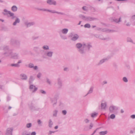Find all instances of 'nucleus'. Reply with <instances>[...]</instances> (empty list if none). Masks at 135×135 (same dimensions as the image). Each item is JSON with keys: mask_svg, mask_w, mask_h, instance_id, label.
<instances>
[{"mask_svg": "<svg viewBox=\"0 0 135 135\" xmlns=\"http://www.w3.org/2000/svg\"><path fill=\"white\" fill-rule=\"evenodd\" d=\"M11 108V107L9 106L8 107V109H10Z\"/></svg>", "mask_w": 135, "mask_h": 135, "instance_id": "61", "label": "nucleus"}, {"mask_svg": "<svg viewBox=\"0 0 135 135\" xmlns=\"http://www.w3.org/2000/svg\"><path fill=\"white\" fill-rule=\"evenodd\" d=\"M64 71H68V68H65L64 69Z\"/></svg>", "mask_w": 135, "mask_h": 135, "instance_id": "51", "label": "nucleus"}, {"mask_svg": "<svg viewBox=\"0 0 135 135\" xmlns=\"http://www.w3.org/2000/svg\"><path fill=\"white\" fill-rule=\"evenodd\" d=\"M107 133V131H105L101 132H99V133L100 135H105V134H106Z\"/></svg>", "mask_w": 135, "mask_h": 135, "instance_id": "24", "label": "nucleus"}, {"mask_svg": "<svg viewBox=\"0 0 135 135\" xmlns=\"http://www.w3.org/2000/svg\"><path fill=\"white\" fill-rule=\"evenodd\" d=\"M20 76L21 79L22 80H26L27 79V75L24 74H21Z\"/></svg>", "mask_w": 135, "mask_h": 135, "instance_id": "12", "label": "nucleus"}, {"mask_svg": "<svg viewBox=\"0 0 135 135\" xmlns=\"http://www.w3.org/2000/svg\"><path fill=\"white\" fill-rule=\"evenodd\" d=\"M126 25L127 26H129L130 25V24L129 23H127Z\"/></svg>", "mask_w": 135, "mask_h": 135, "instance_id": "59", "label": "nucleus"}, {"mask_svg": "<svg viewBox=\"0 0 135 135\" xmlns=\"http://www.w3.org/2000/svg\"><path fill=\"white\" fill-rule=\"evenodd\" d=\"M76 46L79 49V52L81 54H83L84 52V51L83 49H88L89 50L91 47V46L88 44H84L82 45L80 43H78L76 45Z\"/></svg>", "mask_w": 135, "mask_h": 135, "instance_id": "1", "label": "nucleus"}, {"mask_svg": "<svg viewBox=\"0 0 135 135\" xmlns=\"http://www.w3.org/2000/svg\"><path fill=\"white\" fill-rule=\"evenodd\" d=\"M107 106V103L106 102L102 103L101 104V109L105 110L106 109Z\"/></svg>", "mask_w": 135, "mask_h": 135, "instance_id": "10", "label": "nucleus"}, {"mask_svg": "<svg viewBox=\"0 0 135 135\" xmlns=\"http://www.w3.org/2000/svg\"><path fill=\"white\" fill-rule=\"evenodd\" d=\"M40 92L42 94H46V92L44 90H40Z\"/></svg>", "mask_w": 135, "mask_h": 135, "instance_id": "34", "label": "nucleus"}, {"mask_svg": "<svg viewBox=\"0 0 135 135\" xmlns=\"http://www.w3.org/2000/svg\"><path fill=\"white\" fill-rule=\"evenodd\" d=\"M58 112L57 110H55L53 111V116L54 117H56L57 116V114Z\"/></svg>", "mask_w": 135, "mask_h": 135, "instance_id": "28", "label": "nucleus"}, {"mask_svg": "<svg viewBox=\"0 0 135 135\" xmlns=\"http://www.w3.org/2000/svg\"><path fill=\"white\" fill-rule=\"evenodd\" d=\"M53 52L52 51H49L47 52L46 55L47 56L49 57H51L52 56Z\"/></svg>", "mask_w": 135, "mask_h": 135, "instance_id": "15", "label": "nucleus"}, {"mask_svg": "<svg viewBox=\"0 0 135 135\" xmlns=\"http://www.w3.org/2000/svg\"><path fill=\"white\" fill-rule=\"evenodd\" d=\"M36 133L35 132H33L31 133V135H36Z\"/></svg>", "mask_w": 135, "mask_h": 135, "instance_id": "53", "label": "nucleus"}, {"mask_svg": "<svg viewBox=\"0 0 135 135\" xmlns=\"http://www.w3.org/2000/svg\"><path fill=\"white\" fill-rule=\"evenodd\" d=\"M38 36H33L32 37V39L33 40H36L38 38Z\"/></svg>", "mask_w": 135, "mask_h": 135, "instance_id": "40", "label": "nucleus"}, {"mask_svg": "<svg viewBox=\"0 0 135 135\" xmlns=\"http://www.w3.org/2000/svg\"><path fill=\"white\" fill-rule=\"evenodd\" d=\"M28 67L30 68H33L34 66V65L32 63H31L29 64Z\"/></svg>", "mask_w": 135, "mask_h": 135, "instance_id": "31", "label": "nucleus"}, {"mask_svg": "<svg viewBox=\"0 0 135 135\" xmlns=\"http://www.w3.org/2000/svg\"><path fill=\"white\" fill-rule=\"evenodd\" d=\"M62 113L64 115H65L66 114L67 112L66 110H64L62 111Z\"/></svg>", "mask_w": 135, "mask_h": 135, "instance_id": "41", "label": "nucleus"}, {"mask_svg": "<svg viewBox=\"0 0 135 135\" xmlns=\"http://www.w3.org/2000/svg\"><path fill=\"white\" fill-rule=\"evenodd\" d=\"M121 18L120 17L119 18V20L118 19L115 18V19H113V20L116 23H118L120 22L121 21Z\"/></svg>", "mask_w": 135, "mask_h": 135, "instance_id": "20", "label": "nucleus"}, {"mask_svg": "<svg viewBox=\"0 0 135 135\" xmlns=\"http://www.w3.org/2000/svg\"><path fill=\"white\" fill-rule=\"evenodd\" d=\"M97 114V113H92L91 114V117H96Z\"/></svg>", "mask_w": 135, "mask_h": 135, "instance_id": "33", "label": "nucleus"}, {"mask_svg": "<svg viewBox=\"0 0 135 135\" xmlns=\"http://www.w3.org/2000/svg\"><path fill=\"white\" fill-rule=\"evenodd\" d=\"M103 83H104V84H106L107 83V82L106 81H103Z\"/></svg>", "mask_w": 135, "mask_h": 135, "instance_id": "57", "label": "nucleus"}, {"mask_svg": "<svg viewBox=\"0 0 135 135\" xmlns=\"http://www.w3.org/2000/svg\"><path fill=\"white\" fill-rule=\"evenodd\" d=\"M62 38L64 39H67L66 37L65 36H61Z\"/></svg>", "mask_w": 135, "mask_h": 135, "instance_id": "52", "label": "nucleus"}, {"mask_svg": "<svg viewBox=\"0 0 135 135\" xmlns=\"http://www.w3.org/2000/svg\"><path fill=\"white\" fill-rule=\"evenodd\" d=\"M98 37L99 38H100V39H102V40H105V38H102V37H101V36H98Z\"/></svg>", "mask_w": 135, "mask_h": 135, "instance_id": "54", "label": "nucleus"}, {"mask_svg": "<svg viewBox=\"0 0 135 135\" xmlns=\"http://www.w3.org/2000/svg\"><path fill=\"white\" fill-rule=\"evenodd\" d=\"M17 9V7L16 6L14 5L12 6L11 8V10L13 12H16Z\"/></svg>", "mask_w": 135, "mask_h": 135, "instance_id": "18", "label": "nucleus"}, {"mask_svg": "<svg viewBox=\"0 0 135 135\" xmlns=\"http://www.w3.org/2000/svg\"><path fill=\"white\" fill-rule=\"evenodd\" d=\"M25 24L27 27H28L34 25L35 23L34 22H26L25 23Z\"/></svg>", "mask_w": 135, "mask_h": 135, "instance_id": "11", "label": "nucleus"}, {"mask_svg": "<svg viewBox=\"0 0 135 135\" xmlns=\"http://www.w3.org/2000/svg\"><path fill=\"white\" fill-rule=\"evenodd\" d=\"M13 129L12 128H8L5 135H12Z\"/></svg>", "mask_w": 135, "mask_h": 135, "instance_id": "9", "label": "nucleus"}, {"mask_svg": "<svg viewBox=\"0 0 135 135\" xmlns=\"http://www.w3.org/2000/svg\"><path fill=\"white\" fill-rule=\"evenodd\" d=\"M13 57L15 59H17L18 57V55L17 54H15V56H13Z\"/></svg>", "mask_w": 135, "mask_h": 135, "instance_id": "39", "label": "nucleus"}, {"mask_svg": "<svg viewBox=\"0 0 135 135\" xmlns=\"http://www.w3.org/2000/svg\"><path fill=\"white\" fill-rule=\"evenodd\" d=\"M79 36L77 34H75L71 38V40L73 41H75L77 40L79 38Z\"/></svg>", "mask_w": 135, "mask_h": 135, "instance_id": "14", "label": "nucleus"}, {"mask_svg": "<svg viewBox=\"0 0 135 135\" xmlns=\"http://www.w3.org/2000/svg\"><path fill=\"white\" fill-rule=\"evenodd\" d=\"M93 126V124L92 123H91L90 124V125L89 126V129H91L92 127Z\"/></svg>", "mask_w": 135, "mask_h": 135, "instance_id": "42", "label": "nucleus"}, {"mask_svg": "<svg viewBox=\"0 0 135 135\" xmlns=\"http://www.w3.org/2000/svg\"><path fill=\"white\" fill-rule=\"evenodd\" d=\"M53 122L51 119H50L49 122V126L50 128H51L52 127V126L53 125Z\"/></svg>", "mask_w": 135, "mask_h": 135, "instance_id": "25", "label": "nucleus"}, {"mask_svg": "<svg viewBox=\"0 0 135 135\" xmlns=\"http://www.w3.org/2000/svg\"><path fill=\"white\" fill-rule=\"evenodd\" d=\"M10 66L12 67H19L20 66V65L18 64H10Z\"/></svg>", "mask_w": 135, "mask_h": 135, "instance_id": "19", "label": "nucleus"}, {"mask_svg": "<svg viewBox=\"0 0 135 135\" xmlns=\"http://www.w3.org/2000/svg\"><path fill=\"white\" fill-rule=\"evenodd\" d=\"M21 62H22V61L21 60H19L18 61V62L17 63V64H19L21 63Z\"/></svg>", "mask_w": 135, "mask_h": 135, "instance_id": "55", "label": "nucleus"}, {"mask_svg": "<svg viewBox=\"0 0 135 135\" xmlns=\"http://www.w3.org/2000/svg\"><path fill=\"white\" fill-rule=\"evenodd\" d=\"M33 68V69L35 70H36L38 69V67L37 66H34Z\"/></svg>", "mask_w": 135, "mask_h": 135, "instance_id": "50", "label": "nucleus"}, {"mask_svg": "<svg viewBox=\"0 0 135 135\" xmlns=\"http://www.w3.org/2000/svg\"><path fill=\"white\" fill-rule=\"evenodd\" d=\"M0 49L3 51V54L6 55L7 56H10L12 53V51L9 49L8 47L7 46H2L0 48Z\"/></svg>", "mask_w": 135, "mask_h": 135, "instance_id": "2", "label": "nucleus"}, {"mask_svg": "<svg viewBox=\"0 0 135 135\" xmlns=\"http://www.w3.org/2000/svg\"><path fill=\"white\" fill-rule=\"evenodd\" d=\"M115 116L114 114H111L110 116V118L112 119H114L115 118Z\"/></svg>", "mask_w": 135, "mask_h": 135, "instance_id": "37", "label": "nucleus"}, {"mask_svg": "<svg viewBox=\"0 0 135 135\" xmlns=\"http://www.w3.org/2000/svg\"><path fill=\"white\" fill-rule=\"evenodd\" d=\"M81 21H80V22H79V24H78V25H80V23H81Z\"/></svg>", "mask_w": 135, "mask_h": 135, "instance_id": "64", "label": "nucleus"}, {"mask_svg": "<svg viewBox=\"0 0 135 135\" xmlns=\"http://www.w3.org/2000/svg\"><path fill=\"white\" fill-rule=\"evenodd\" d=\"M0 21H1L2 22H3L4 21V20L1 19H0Z\"/></svg>", "mask_w": 135, "mask_h": 135, "instance_id": "62", "label": "nucleus"}, {"mask_svg": "<svg viewBox=\"0 0 135 135\" xmlns=\"http://www.w3.org/2000/svg\"><path fill=\"white\" fill-rule=\"evenodd\" d=\"M30 89L33 93L35 92L37 90V88H36L35 86L31 85L30 86Z\"/></svg>", "mask_w": 135, "mask_h": 135, "instance_id": "8", "label": "nucleus"}, {"mask_svg": "<svg viewBox=\"0 0 135 135\" xmlns=\"http://www.w3.org/2000/svg\"><path fill=\"white\" fill-rule=\"evenodd\" d=\"M120 112H121V113H124V110L122 109H121V110H120Z\"/></svg>", "mask_w": 135, "mask_h": 135, "instance_id": "56", "label": "nucleus"}, {"mask_svg": "<svg viewBox=\"0 0 135 135\" xmlns=\"http://www.w3.org/2000/svg\"><path fill=\"white\" fill-rule=\"evenodd\" d=\"M38 10L41 11H47L53 13H57L59 14H61L62 15H64V14L62 13L57 12L55 10H51L46 9H39Z\"/></svg>", "mask_w": 135, "mask_h": 135, "instance_id": "6", "label": "nucleus"}, {"mask_svg": "<svg viewBox=\"0 0 135 135\" xmlns=\"http://www.w3.org/2000/svg\"><path fill=\"white\" fill-rule=\"evenodd\" d=\"M68 31V30L67 28H64L62 29L61 31V32L63 34H66Z\"/></svg>", "mask_w": 135, "mask_h": 135, "instance_id": "16", "label": "nucleus"}, {"mask_svg": "<svg viewBox=\"0 0 135 135\" xmlns=\"http://www.w3.org/2000/svg\"><path fill=\"white\" fill-rule=\"evenodd\" d=\"M47 3L49 5H55L56 4V2L54 0H47Z\"/></svg>", "mask_w": 135, "mask_h": 135, "instance_id": "7", "label": "nucleus"}, {"mask_svg": "<svg viewBox=\"0 0 135 135\" xmlns=\"http://www.w3.org/2000/svg\"><path fill=\"white\" fill-rule=\"evenodd\" d=\"M118 109V108L117 107L114 105H112L109 107L110 112L111 113H113L115 114L117 113V111Z\"/></svg>", "mask_w": 135, "mask_h": 135, "instance_id": "5", "label": "nucleus"}, {"mask_svg": "<svg viewBox=\"0 0 135 135\" xmlns=\"http://www.w3.org/2000/svg\"><path fill=\"white\" fill-rule=\"evenodd\" d=\"M20 22V19L18 18H16L15 21L13 23V25H16L17 23H19Z\"/></svg>", "mask_w": 135, "mask_h": 135, "instance_id": "21", "label": "nucleus"}, {"mask_svg": "<svg viewBox=\"0 0 135 135\" xmlns=\"http://www.w3.org/2000/svg\"><path fill=\"white\" fill-rule=\"evenodd\" d=\"M114 31L113 30H106V32H114Z\"/></svg>", "mask_w": 135, "mask_h": 135, "instance_id": "44", "label": "nucleus"}, {"mask_svg": "<svg viewBox=\"0 0 135 135\" xmlns=\"http://www.w3.org/2000/svg\"><path fill=\"white\" fill-rule=\"evenodd\" d=\"M3 2V1L1 0H0V2L2 3Z\"/></svg>", "mask_w": 135, "mask_h": 135, "instance_id": "63", "label": "nucleus"}, {"mask_svg": "<svg viewBox=\"0 0 135 135\" xmlns=\"http://www.w3.org/2000/svg\"><path fill=\"white\" fill-rule=\"evenodd\" d=\"M107 60L108 59L107 58L101 60H100L99 62L98 63V65H99L102 64L105 61H107Z\"/></svg>", "mask_w": 135, "mask_h": 135, "instance_id": "17", "label": "nucleus"}, {"mask_svg": "<svg viewBox=\"0 0 135 135\" xmlns=\"http://www.w3.org/2000/svg\"><path fill=\"white\" fill-rule=\"evenodd\" d=\"M80 18L85 21H90L95 20L96 18H94L92 17H85L84 15H80L79 16Z\"/></svg>", "mask_w": 135, "mask_h": 135, "instance_id": "4", "label": "nucleus"}, {"mask_svg": "<svg viewBox=\"0 0 135 135\" xmlns=\"http://www.w3.org/2000/svg\"><path fill=\"white\" fill-rule=\"evenodd\" d=\"M82 9L84 11H87L88 10V8L86 6H84L82 7Z\"/></svg>", "mask_w": 135, "mask_h": 135, "instance_id": "36", "label": "nucleus"}, {"mask_svg": "<svg viewBox=\"0 0 135 135\" xmlns=\"http://www.w3.org/2000/svg\"><path fill=\"white\" fill-rule=\"evenodd\" d=\"M84 27L85 28H89L90 27V26L89 24L86 23L84 25Z\"/></svg>", "mask_w": 135, "mask_h": 135, "instance_id": "29", "label": "nucleus"}, {"mask_svg": "<svg viewBox=\"0 0 135 135\" xmlns=\"http://www.w3.org/2000/svg\"><path fill=\"white\" fill-rule=\"evenodd\" d=\"M42 48L45 50H48L49 49V46L47 45H45L43 46Z\"/></svg>", "mask_w": 135, "mask_h": 135, "instance_id": "22", "label": "nucleus"}, {"mask_svg": "<svg viewBox=\"0 0 135 135\" xmlns=\"http://www.w3.org/2000/svg\"><path fill=\"white\" fill-rule=\"evenodd\" d=\"M58 128V126H56L55 127V129H57Z\"/></svg>", "mask_w": 135, "mask_h": 135, "instance_id": "58", "label": "nucleus"}, {"mask_svg": "<svg viewBox=\"0 0 135 135\" xmlns=\"http://www.w3.org/2000/svg\"><path fill=\"white\" fill-rule=\"evenodd\" d=\"M32 126V124L31 123H29L26 124V127L27 128H29Z\"/></svg>", "mask_w": 135, "mask_h": 135, "instance_id": "32", "label": "nucleus"}, {"mask_svg": "<svg viewBox=\"0 0 135 135\" xmlns=\"http://www.w3.org/2000/svg\"><path fill=\"white\" fill-rule=\"evenodd\" d=\"M11 43L12 44H15L18 45L20 44V42L14 39L11 40Z\"/></svg>", "mask_w": 135, "mask_h": 135, "instance_id": "13", "label": "nucleus"}, {"mask_svg": "<svg viewBox=\"0 0 135 135\" xmlns=\"http://www.w3.org/2000/svg\"><path fill=\"white\" fill-rule=\"evenodd\" d=\"M93 88L91 87L90 88V89L89 90V91L88 92V93L85 96H86L88 94H89L92 93L93 91Z\"/></svg>", "mask_w": 135, "mask_h": 135, "instance_id": "27", "label": "nucleus"}, {"mask_svg": "<svg viewBox=\"0 0 135 135\" xmlns=\"http://www.w3.org/2000/svg\"><path fill=\"white\" fill-rule=\"evenodd\" d=\"M41 75V73H39L38 74H37V76L38 78H40Z\"/></svg>", "mask_w": 135, "mask_h": 135, "instance_id": "43", "label": "nucleus"}, {"mask_svg": "<svg viewBox=\"0 0 135 135\" xmlns=\"http://www.w3.org/2000/svg\"><path fill=\"white\" fill-rule=\"evenodd\" d=\"M131 117L132 119L135 118V115H132L131 116Z\"/></svg>", "mask_w": 135, "mask_h": 135, "instance_id": "47", "label": "nucleus"}, {"mask_svg": "<svg viewBox=\"0 0 135 135\" xmlns=\"http://www.w3.org/2000/svg\"><path fill=\"white\" fill-rule=\"evenodd\" d=\"M84 121L86 123H88L89 122V120L87 119H85Z\"/></svg>", "mask_w": 135, "mask_h": 135, "instance_id": "45", "label": "nucleus"}, {"mask_svg": "<svg viewBox=\"0 0 135 135\" xmlns=\"http://www.w3.org/2000/svg\"><path fill=\"white\" fill-rule=\"evenodd\" d=\"M3 13L4 15H7L8 17H11L12 19H14L16 17L14 16V13L6 9L4 10Z\"/></svg>", "mask_w": 135, "mask_h": 135, "instance_id": "3", "label": "nucleus"}, {"mask_svg": "<svg viewBox=\"0 0 135 135\" xmlns=\"http://www.w3.org/2000/svg\"><path fill=\"white\" fill-rule=\"evenodd\" d=\"M132 19H134V18H135V15H134V16H133L132 17Z\"/></svg>", "mask_w": 135, "mask_h": 135, "instance_id": "60", "label": "nucleus"}, {"mask_svg": "<svg viewBox=\"0 0 135 135\" xmlns=\"http://www.w3.org/2000/svg\"><path fill=\"white\" fill-rule=\"evenodd\" d=\"M33 79V77L32 76H30V80L29 81V83L30 84L31 83V82L32 81Z\"/></svg>", "mask_w": 135, "mask_h": 135, "instance_id": "35", "label": "nucleus"}, {"mask_svg": "<svg viewBox=\"0 0 135 135\" xmlns=\"http://www.w3.org/2000/svg\"><path fill=\"white\" fill-rule=\"evenodd\" d=\"M47 82L50 85L51 84V81L49 79H47Z\"/></svg>", "mask_w": 135, "mask_h": 135, "instance_id": "46", "label": "nucleus"}, {"mask_svg": "<svg viewBox=\"0 0 135 135\" xmlns=\"http://www.w3.org/2000/svg\"><path fill=\"white\" fill-rule=\"evenodd\" d=\"M37 123L40 126H42L41 123H42V121L40 119H38L37 121Z\"/></svg>", "mask_w": 135, "mask_h": 135, "instance_id": "30", "label": "nucleus"}, {"mask_svg": "<svg viewBox=\"0 0 135 135\" xmlns=\"http://www.w3.org/2000/svg\"><path fill=\"white\" fill-rule=\"evenodd\" d=\"M55 132L54 131H50L49 132V133H48V135H50L52 133H54Z\"/></svg>", "mask_w": 135, "mask_h": 135, "instance_id": "48", "label": "nucleus"}, {"mask_svg": "<svg viewBox=\"0 0 135 135\" xmlns=\"http://www.w3.org/2000/svg\"><path fill=\"white\" fill-rule=\"evenodd\" d=\"M123 81L125 82H127L128 81V80L126 77H124L123 78Z\"/></svg>", "mask_w": 135, "mask_h": 135, "instance_id": "38", "label": "nucleus"}, {"mask_svg": "<svg viewBox=\"0 0 135 135\" xmlns=\"http://www.w3.org/2000/svg\"><path fill=\"white\" fill-rule=\"evenodd\" d=\"M99 128H98L96 129L95 130L94 132H93V133L91 135H93V134L95 133L96 132V131L97 130L99 129Z\"/></svg>", "mask_w": 135, "mask_h": 135, "instance_id": "49", "label": "nucleus"}, {"mask_svg": "<svg viewBox=\"0 0 135 135\" xmlns=\"http://www.w3.org/2000/svg\"><path fill=\"white\" fill-rule=\"evenodd\" d=\"M127 41L128 42H131L133 44H135V43H134L132 39L130 37H128L127 39Z\"/></svg>", "mask_w": 135, "mask_h": 135, "instance_id": "26", "label": "nucleus"}, {"mask_svg": "<svg viewBox=\"0 0 135 135\" xmlns=\"http://www.w3.org/2000/svg\"><path fill=\"white\" fill-rule=\"evenodd\" d=\"M58 84L59 85V88L62 85V83L60 79H58Z\"/></svg>", "mask_w": 135, "mask_h": 135, "instance_id": "23", "label": "nucleus"}]
</instances>
